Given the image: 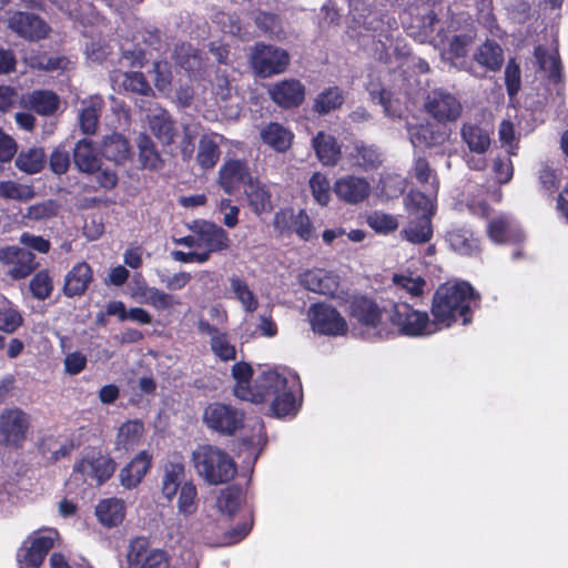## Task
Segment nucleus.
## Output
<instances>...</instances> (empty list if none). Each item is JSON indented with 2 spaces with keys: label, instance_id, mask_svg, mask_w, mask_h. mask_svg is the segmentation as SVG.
Listing matches in <instances>:
<instances>
[{
  "label": "nucleus",
  "instance_id": "nucleus-1",
  "mask_svg": "<svg viewBox=\"0 0 568 568\" xmlns=\"http://www.w3.org/2000/svg\"><path fill=\"white\" fill-rule=\"evenodd\" d=\"M475 298V290L467 282L440 284L432 298L430 313L436 331L452 327L457 322L463 325L473 320L470 304Z\"/></svg>",
  "mask_w": 568,
  "mask_h": 568
},
{
  "label": "nucleus",
  "instance_id": "nucleus-2",
  "mask_svg": "<svg viewBox=\"0 0 568 568\" xmlns=\"http://www.w3.org/2000/svg\"><path fill=\"white\" fill-rule=\"evenodd\" d=\"M192 462L196 474L209 485L226 484L237 473L233 458L225 450L209 444L200 445L192 453Z\"/></svg>",
  "mask_w": 568,
  "mask_h": 568
},
{
  "label": "nucleus",
  "instance_id": "nucleus-3",
  "mask_svg": "<svg viewBox=\"0 0 568 568\" xmlns=\"http://www.w3.org/2000/svg\"><path fill=\"white\" fill-rule=\"evenodd\" d=\"M404 296L399 295V301L393 303L388 311V322L399 336L420 337L436 332L433 320L427 312L417 311L408 303L402 301Z\"/></svg>",
  "mask_w": 568,
  "mask_h": 568
},
{
  "label": "nucleus",
  "instance_id": "nucleus-4",
  "mask_svg": "<svg viewBox=\"0 0 568 568\" xmlns=\"http://www.w3.org/2000/svg\"><path fill=\"white\" fill-rule=\"evenodd\" d=\"M116 464L112 457L92 448L74 463L71 480L100 487L113 476Z\"/></svg>",
  "mask_w": 568,
  "mask_h": 568
},
{
  "label": "nucleus",
  "instance_id": "nucleus-5",
  "mask_svg": "<svg viewBox=\"0 0 568 568\" xmlns=\"http://www.w3.org/2000/svg\"><path fill=\"white\" fill-rule=\"evenodd\" d=\"M248 62L256 77L266 79L286 72L291 55L283 48L257 42L251 49Z\"/></svg>",
  "mask_w": 568,
  "mask_h": 568
},
{
  "label": "nucleus",
  "instance_id": "nucleus-6",
  "mask_svg": "<svg viewBox=\"0 0 568 568\" xmlns=\"http://www.w3.org/2000/svg\"><path fill=\"white\" fill-rule=\"evenodd\" d=\"M310 323L314 333L325 336H344L348 325L342 314L324 303L312 304L308 310Z\"/></svg>",
  "mask_w": 568,
  "mask_h": 568
},
{
  "label": "nucleus",
  "instance_id": "nucleus-7",
  "mask_svg": "<svg viewBox=\"0 0 568 568\" xmlns=\"http://www.w3.org/2000/svg\"><path fill=\"white\" fill-rule=\"evenodd\" d=\"M203 419L209 428L223 435H234L244 426V414L223 403L210 404L204 409Z\"/></svg>",
  "mask_w": 568,
  "mask_h": 568
},
{
  "label": "nucleus",
  "instance_id": "nucleus-8",
  "mask_svg": "<svg viewBox=\"0 0 568 568\" xmlns=\"http://www.w3.org/2000/svg\"><path fill=\"white\" fill-rule=\"evenodd\" d=\"M54 546L51 534L33 532L17 549L16 560L19 568H39Z\"/></svg>",
  "mask_w": 568,
  "mask_h": 568
},
{
  "label": "nucleus",
  "instance_id": "nucleus-9",
  "mask_svg": "<svg viewBox=\"0 0 568 568\" xmlns=\"http://www.w3.org/2000/svg\"><path fill=\"white\" fill-rule=\"evenodd\" d=\"M272 102L283 110H293L300 108L306 95L305 85L295 78L276 81L267 89Z\"/></svg>",
  "mask_w": 568,
  "mask_h": 568
},
{
  "label": "nucleus",
  "instance_id": "nucleus-10",
  "mask_svg": "<svg viewBox=\"0 0 568 568\" xmlns=\"http://www.w3.org/2000/svg\"><path fill=\"white\" fill-rule=\"evenodd\" d=\"M254 179L245 160L229 159L219 170L217 182L226 194L232 195L242 186L251 184Z\"/></svg>",
  "mask_w": 568,
  "mask_h": 568
},
{
  "label": "nucleus",
  "instance_id": "nucleus-11",
  "mask_svg": "<svg viewBox=\"0 0 568 568\" xmlns=\"http://www.w3.org/2000/svg\"><path fill=\"white\" fill-rule=\"evenodd\" d=\"M29 427L28 416L20 408L4 410L0 416V435L6 445L21 447Z\"/></svg>",
  "mask_w": 568,
  "mask_h": 568
},
{
  "label": "nucleus",
  "instance_id": "nucleus-12",
  "mask_svg": "<svg viewBox=\"0 0 568 568\" xmlns=\"http://www.w3.org/2000/svg\"><path fill=\"white\" fill-rule=\"evenodd\" d=\"M425 108L434 119L443 123L457 120L462 113L458 99L443 90H434L428 94Z\"/></svg>",
  "mask_w": 568,
  "mask_h": 568
},
{
  "label": "nucleus",
  "instance_id": "nucleus-13",
  "mask_svg": "<svg viewBox=\"0 0 568 568\" xmlns=\"http://www.w3.org/2000/svg\"><path fill=\"white\" fill-rule=\"evenodd\" d=\"M189 229L197 236L201 246L204 245L209 252H221L230 247L227 232L213 222L195 220Z\"/></svg>",
  "mask_w": 568,
  "mask_h": 568
},
{
  "label": "nucleus",
  "instance_id": "nucleus-14",
  "mask_svg": "<svg viewBox=\"0 0 568 568\" xmlns=\"http://www.w3.org/2000/svg\"><path fill=\"white\" fill-rule=\"evenodd\" d=\"M271 409L276 417L296 415L302 404V385L297 376H291V383L273 395Z\"/></svg>",
  "mask_w": 568,
  "mask_h": 568
},
{
  "label": "nucleus",
  "instance_id": "nucleus-15",
  "mask_svg": "<svg viewBox=\"0 0 568 568\" xmlns=\"http://www.w3.org/2000/svg\"><path fill=\"white\" fill-rule=\"evenodd\" d=\"M333 191L338 200L354 205L364 202L369 196L371 184L365 178L346 175L334 182Z\"/></svg>",
  "mask_w": 568,
  "mask_h": 568
},
{
  "label": "nucleus",
  "instance_id": "nucleus-16",
  "mask_svg": "<svg viewBox=\"0 0 568 568\" xmlns=\"http://www.w3.org/2000/svg\"><path fill=\"white\" fill-rule=\"evenodd\" d=\"M290 383L291 377L288 378L277 371H264L254 379L252 398H248L247 402L255 404L264 403L281 389L285 388Z\"/></svg>",
  "mask_w": 568,
  "mask_h": 568
},
{
  "label": "nucleus",
  "instance_id": "nucleus-17",
  "mask_svg": "<svg viewBox=\"0 0 568 568\" xmlns=\"http://www.w3.org/2000/svg\"><path fill=\"white\" fill-rule=\"evenodd\" d=\"M9 28L21 38L30 41L44 39L50 31V27L44 20L27 12H16L9 19Z\"/></svg>",
  "mask_w": 568,
  "mask_h": 568
},
{
  "label": "nucleus",
  "instance_id": "nucleus-18",
  "mask_svg": "<svg viewBox=\"0 0 568 568\" xmlns=\"http://www.w3.org/2000/svg\"><path fill=\"white\" fill-rule=\"evenodd\" d=\"M497 203V192L483 190L476 194L468 204L469 211L487 223V234L493 242H497V217L494 205Z\"/></svg>",
  "mask_w": 568,
  "mask_h": 568
},
{
  "label": "nucleus",
  "instance_id": "nucleus-19",
  "mask_svg": "<svg viewBox=\"0 0 568 568\" xmlns=\"http://www.w3.org/2000/svg\"><path fill=\"white\" fill-rule=\"evenodd\" d=\"M0 260L12 265L9 273L16 280L26 278L38 267L36 255L23 247L8 246L2 248Z\"/></svg>",
  "mask_w": 568,
  "mask_h": 568
},
{
  "label": "nucleus",
  "instance_id": "nucleus-20",
  "mask_svg": "<svg viewBox=\"0 0 568 568\" xmlns=\"http://www.w3.org/2000/svg\"><path fill=\"white\" fill-rule=\"evenodd\" d=\"M197 329L211 336L210 347L217 359L225 363L236 359V347L231 343L227 332L219 329L205 320L199 321Z\"/></svg>",
  "mask_w": 568,
  "mask_h": 568
},
{
  "label": "nucleus",
  "instance_id": "nucleus-21",
  "mask_svg": "<svg viewBox=\"0 0 568 568\" xmlns=\"http://www.w3.org/2000/svg\"><path fill=\"white\" fill-rule=\"evenodd\" d=\"M347 159L352 168L363 172L375 171L383 163L382 153L378 148L362 140L353 142L347 153Z\"/></svg>",
  "mask_w": 568,
  "mask_h": 568
},
{
  "label": "nucleus",
  "instance_id": "nucleus-22",
  "mask_svg": "<svg viewBox=\"0 0 568 568\" xmlns=\"http://www.w3.org/2000/svg\"><path fill=\"white\" fill-rule=\"evenodd\" d=\"M349 316L362 326L376 328L382 322V310L375 300L366 295H355L349 301Z\"/></svg>",
  "mask_w": 568,
  "mask_h": 568
},
{
  "label": "nucleus",
  "instance_id": "nucleus-23",
  "mask_svg": "<svg viewBox=\"0 0 568 568\" xmlns=\"http://www.w3.org/2000/svg\"><path fill=\"white\" fill-rule=\"evenodd\" d=\"M152 460L153 456L149 452H140L120 470L121 485L126 489L135 488L150 470Z\"/></svg>",
  "mask_w": 568,
  "mask_h": 568
},
{
  "label": "nucleus",
  "instance_id": "nucleus-24",
  "mask_svg": "<svg viewBox=\"0 0 568 568\" xmlns=\"http://www.w3.org/2000/svg\"><path fill=\"white\" fill-rule=\"evenodd\" d=\"M312 146L317 160L325 166H335L342 159V145L334 135L324 131L313 136Z\"/></svg>",
  "mask_w": 568,
  "mask_h": 568
},
{
  "label": "nucleus",
  "instance_id": "nucleus-25",
  "mask_svg": "<svg viewBox=\"0 0 568 568\" xmlns=\"http://www.w3.org/2000/svg\"><path fill=\"white\" fill-rule=\"evenodd\" d=\"M93 281V271L87 262H80L67 273L63 293L68 297L82 296Z\"/></svg>",
  "mask_w": 568,
  "mask_h": 568
},
{
  "label": "nucleus",
  "instance_id": "nucleus-26",
  "mask_svg": "<svg viewBox=\"0 0 568 568\" xmlns=\"http://www.w3.org/2000/svg\"><path fill=\"white\" fill-rule=\"evenodd\" d=\"M174 60L190 78H200L205 69L201 51L189 43H181L175 47Z\"/></svg>",
  "mask_w": 568,
  "mask_h": 568
},
{
  "label": "nucleus",
  "instance_id": "nucleus-27",
  "mask_svg": "<svg viewBox=\"0 0 568 568\" xmlns=\"http://www.w3.org/2000/svg\"><path fill=\"white\" fill-rule=\"evenodd\" d=\"M73 163L83 173L93 174L100 171L101 160L92 141L88 139L78 141L73 149Z\"/></svg>",
  "mask_w": 568,
  "mask_h": 568
},
{
  "label": "nucleus",
  "instance_id": "nucleus-28",
  "mask_svg": "<svg viewBox=\"0 0 568 568\" xmlns=\"http://www.w3.org/2000/svg\"><path fill=\"white\" fill-rule=\"evenodd\" d=\"M261 140L276 152H286L293 142L294 134L291 130L277 122L265 124L260 131Z\"/></svg>",
  "mask_w": 568,
  "mask_h": 568
},
{
  "label": "nucleus",
  "instance_id": "nucleus-29",
  "mask_svg": "<svg viewBox=\"0 0 568 568\" xmlns=\"http://www.w3.org/2000/svg\"><path fill=\"white\" fill-rule=\"evenodd\" d=\"M95 516L104 527H116L125 517L124 501L119 498L102 499L95 507Z\"/></svg>",
  "mask_w": 568,
  "mask_h": 568
},
{
  "label": "nucleus",
  "instance_id": "nucleus-30",
  "mask_svg": "<svg viewBox=\"0 0 568 568\" xmlns=\"http://www.w3.org/2000/svg\"><path fill=\"white\" fill-rule=\"evenodd\" d=\"M102 155L115 164H124L132 158V150L128 139L120 133H112L104 138Z\"/></svg>",
  "mask_w": 568,
  "mask_h": 568
},
{
  "label": "nucleus",
  "instance_id": "nucleus-31",
  "mask_svg": "<svg viewBox=\"0 0 568 568\" xmlns=\"http://www.w3.org/2000/svg\"><path fill=\"white\" fill-rule=\"evenodd\" d=\"M26 63L33 70L53 72L58 70H65L69 64V59L65 55L54 54L51 55L43 50H32L24 57Z\"/></svg>",
  "mask_w": 568,
  "mask_h": 568
},
{
  "label": "nucleus",
  "instance_id": "nucleus-32",
  "mask_svg": "<svg viewBox=\"0 0 568 568\" xmlns=\"http://www.w3.org/2000/svg\"><path fill=\"white\" fill-rule=\"evenodd\" d=\"M145 432L141 419H129L118 429L115 436V448L125 452L132 450L140 443Z\"/></svg>",
  "mask_w": 568,
  "mask_h": 568
},
{
  "label": "nucleus",
  "instance_id": "nucleus-33",
  "mask_svg": "<svg viewBox=\"0 0 568 568\" xmlns=\"http://www.w3.org/2000/svg\"><path fill=\"white\" fill-rule=\"evenodd\" d=\"M27 103L39 115L50 116L59 109L60 98L51 90L39 89L28 94Z\"/></svg>",
  "mask_w": 568,
  "mask_h": 568
},
{
  "label": "nucleus",
  "instance_id": "nucleus-34",
  "mask_svg": "<svg viewBox=\"0 0 568 568\" xmlns=\"http://www.w3.org/2000/svg\"><path fill=\"white\" fill-rule=\"evenodd\" d=\"M136 145L142 169L150 171H160L163 169L164 160L158 151L155 143L148 134H139Z\"/></svg>",
  "mask_w": 568,
  "mask_h": 568
},
{
  "label": "nucleus",
  "instance_id": "nucleus-35",
  "mask_svg": "<svg viewBox=\"0 0 568 568\" xmlns=\"http://www.w3.org/2000/svg\"><path fill=\"white\" fill-rule=\"evenodd\" d=\"M345 102L343 90L337 87H328L321 91L313 101L312 111L320 115H326L341 109Z\"/></svg>",
  "mask_w": 568,
  "mask_h": 568
},
{
  "label": "nucleus",
  "instance_id": "nucleus-36",
  "mask_svg": "<svg viewBox=\"0 0 568 568\" xmlns=\"http://www.w3.org/2000/svg\"><path fill=\"white\" fill-rule=\"evenodd\" d=\"M151 132L163 145H170L174 142L176 135L175 122L165 110L160 111L149 118Z\"/></svg>",
  "mask_w": 568,
  "mask_h": 568
},
{
  "label": "nucleus",
  "instance_id": "nucleus-37",
  "mask_svg": "<svg viewBox=\"0 0 568 568\" xmlns=\"http://www.w3.org/2000/svg\"><path fill=\"white\" fill-rule=\"evenodd\" d=\"M185 475V466L181 460H169L164 465V474L162 477V493L169 500H172Z\"/></svg>",
  "mask_w": 568,
  "mask_h": 568
},
{
  "label": "nucleus",
  "instance_id": "nucleus-38",
  "mask_svg": "<svg viewBox=\"0 0 568 568\" xmlns=\"http://www.w3.org/2000/svg\"><path fill=\"white\" fill-rule=\"evenodd\" d=\"M452 250L460 255H471L479 250V241L470 230L464 227L453 229L446 234Z\"/></svg>",
  "mask_w": 568,
  "mask_h": 568
},
{
  "label": "nucleus",
  "instance_id": "nucleus-39",
  "mask_svg": "<svg viewBox=\"0 0 568 568\" xmlns=\"http://www.w3.org/2000/svg\"><path fill=\"white\" fill-rule=\"evenodd\" d=\"M245 194L248 205L255 214L261 215L273 210L271 192L265 185L261 184L257 179H254V181L246 186Z\"/></svg>",
  "mask_w": 568,
  "mask_h": 568
},
{
  "label": "nucleus",
  "instance_id": "nucleus-40",
  "mask_svg": "<svg viewBox=\"0 0 568 568\" xmlns=\"http://www.w3.org/2000/svg\"><path fill=\"white\" fill-rule=\"evenodd\" d=\"M215 139L216 134H203L200 138L196 162L204 171L213 169L220 160L221 149Z\"/></svg>",
  "mask_w": 568,
  "mask_h": 568
},
{
  "label": "nucleus",
  "instance_id": "nucleus-41",
  "mask_svg": "<svg viewBox=\"0 0 568 568\" xmlns=\"http://www.w3.org/2000/svg\"><path fill=\"white\" fill-rule=\"evenodd\" d=\"M534 54L537 60L539 70L549 71V81L554 84L561 83L564 80L562 63L558 52L549 54L545 48L538 45L535 48Z\"/></svg>",
  "mask_w": 568,
  "mask_h": 568
},
{
  "label": "nucleus",
  "instance_id": "nucleus-42",
  "mask_svg": "<svg viewBox=\"0 0 568 568\" xmlns=\"http://www.w3.org/2000/svg\"><path fill=\"white\" fill-rule=\"evenodd\" d=\"M254 371L251 364L246 362H237L231 368V375L236 381V385L234 387V395L242 399L247 400L252 398V385L251 381L253 377Z\"/></svg>",
  "mask_w": 568,
  "mask_h": 568
},
{
  "label": "nucleus",
  "instance_id": "nucleus-43",
  "mask_svg": "<svg viewBox=\"0 0 568 568\" xmlns=\"http://www.w3.org/2000/svg\"><path fill=\"white\" fill-rule=\"evenodd\" d=\"M349 13L353 20L366 30L377 31L384 23L383 18L377 12L369 9L371 4L367 2H348Z\"/></svg>",
  "mask_w": 568,
  "mask_h": 568
},
{
  "label": "nucleus",
  "instance_id": "nucleus-44",
  "mask_svg": "<svg viewBox=\"0 0 568 568\" xmlns=\"http://www.w3.org/2000/svg\"><path fill=\"white\" fill-rule=\"evenodd\" d=\"M47 163V155L43 148H31L21 151L16 159V166L28 174L41 172Z\"/></svg>",
  "mask_w": 568,
  "mask_h": 568
},
{
  "label": "nucleus",
  "instance_id": "nucleus-45",
  "mask_svg": "<svg viewBox=\"0 0 568 568\" xmlns=\"http://www.w3.org/2000/svg\"><path fill=\"white\" fill-rule=\"evenodd\" d=\"M405 239L413 244H424L433 237L432 217L424 215L409 221L404 229Z\"/></svg>",
  "mask_w": 568,
  "mask_h": 568
},
{
  "label": "nucleus",
  "instance_id": "nucleus-46",
  "mask_svg": "<svg viewBox=\"0 0 568 568\" xmlns=\"http://www.w3.org/2000/svg\"><path fill=\"white\" fill-rule=\"evenodd\" d=\"M462 138L469 150L476 153L485 152L490 145L488 132L477 124H464L462 128Z\"/></svg>",
  "mask_w": 568,
  "mask_h": 568
},
{
  "label": "nucleus",
  "instance_id": "nucleus-47",
  "mask_svg": "<svg viewBox=\"0 0 568 568\" xmlns=\"http://www.w3.org/2000/svg\"><path fill=\"white\" fill-rule=\"evenodd\" d=\"M144 302L156 311L171 310L181 304L174 295L166 293L158 287H145L142 292Z\"/></svg>",
  "mask_w": 568,
  "mask_h": 568
},
{
  "label": "nucleus",
  "instance_id": "nucleus-48",
  "mask_svg": "<svg viewBox=\"0 0 568 568\" xmlns=\"http://www.w3.org/2000/svg\"><path fill=\"white\" fill-rule=\"evenodd\" d=\"M393 283L398 291L405 292L412 301L422 297L426 286V280L422 276L413 277L404 274H395Z\"/></svg>",
  "mask_w": 568,
  "mask_h": 568
},
{
  "label": "nucleus",
  "instance_id": "nucleus-49",
  "mask_svg": "<svg viewBox=\"0 0 568 568\" xmlns=\"http://www.w3.org/2000/svg\"><path fill=\"white\" fill-rule=\"evenodd\" d=\"M242 503V489L236 485L227 486L222 489L216 504L221 513L229 515L232 517Z\"/></svg>",
  "mask_w": 568,
  "mask_h": 568
},
{
  "label": "nucleus",
  "instance_id": "nucleus-50",
  "mask_svg": "<svg viewBox=\"0 0 568 568\" xmlns=\"http://www.w3.org/2000/svg\"><path fill=\"white\" fill-rule=\"evenodd\" d=\"M329 280L322 270H307L300 276V282L306 290L318 294L332 293Z\"/></svg>",
  "mask_w": 568,
  "mask_h": 568
},
{
  "label": "nucleus",
  "instance_id": "nucleus-51",
  "mask_svg": "<svg viewBox=\"0 0 568 568\" xmlns=\"http://www.w3.org/2000/svg\"><path fill=\"white\" fill-rule=\"evenodd\" d=\"M308 185L315 202L321 206H326L331 201V191L333 190L327 176L321 172H314Z\"/></svg>",
  "mask_w": 568,
  "mask_h": 568
},
{
  "label": "nucleus",
  "instance_id": "nucleus-52",
  "mask_svg": "<svg viewBox=\"0 0 568 568\" xmlns=\"http://www.w3.org/2000/svg\"><path fill=\"white\" fill-rule=\"evenodd\" d=\"M255 24L265 34L281 39L285 36L283 22L280 16L270 12H258L255 17Z\"/></svg>",
  "mask_w": 568,
  "mask_h": 568
},
{
  "label": "nucleus",
  "instance_id": "nucleus-53",
  "mask_svg": "<svg viewBox=\"0 0 568 568\" xmlns=\"http://www.w3.org/2000/svg\"><path fill=\"white\" fill-rule=\"evenodd\" d=\"M499 244L513 243L516 245L513 252V258L517 260L523 256L521 243L525 240V234L519 229H511L508 226L506 220L499 216Z\"/></svg>",
  "mask_w": 568,
  "mask_h": 568
},
{
  "label": "nucleus",
  "instance_id": "nucleus-54",
  "mask_svg": "<svg viewBox=\"0 0 568 568\" xmlns=\"http://www.w3.org/2000/svg\"><path fill=\"white\" fill-rule=\"evenodd\" d=\"M32 296L37 300L44 301L49 298L53 291V281L47 270L37 272L29 283Z\"/></svg>",
  "mask_w": 568,
  "mask_h": 568
},
{
  "label": "nucleus",
  "instance_id": "nucleus-55",
  "mask_svg": "<svg viewBox=\"0 0 568 568\" xmlns=\"http://www.w3.org/2000/svg\"><path fill=\"white\" fill-rule=\"evenodd\" d=\"M196 498V486L192 481H185L180 488L178 498L179 513L184 516L194 514L197 509Z\"/></svg>",
  "mask_w": 568,
  "mask_h": 568
},
{
  "label": "nucleus",
  "instance_id": "nucleus-56",
  "mask_svg": "<svg viewBox=\"0 0 568 568\" xmlns=\"http://www.w3.org/2000/svg\"><path fill=\"white\" fill-rule=\"evenodd\" d=\"M231 287L235 294V297L242 303L246 312L252 313L257 308V298L242 278L233 276L231 278Z\"/></svg>",
  "mask_w": 568,
  "mask_h": 568
},
{
  "label": "nucleus",
  "instance_id": "nucleus-57",
  "mask_svg": "<svg viewBox=\"0 0 568 568\" xmlns=\"http://www.w3.org/2000/svg\"><path fill=\"white\" fill-rule=\"evenodd\" d=\"M33 196V191L14 181H0V197L4 200L28 201Z\"/></svg>",
  "mask_w": 568,
  "mask_h": 568
},
{
  "label": "nucleus",
  "instance_id": "nucleus-58",
  "mask_svg": "<svg viewBox=\"0 0 568 568\" xmlns=\"http://www.w3.org/2000/svg\"><path fill=\"white\" fill-rule=\"evenodd\" d=\"M505 85L510 100H514L521 88V70L515 58L505 68Z\"/></svg>",
  "mask_w": 568,
  "mask_h": 568
},
{
  "label": "nucleus",
  "instance_id": "nucleus-59",
  "mask_svg": "<svg viewBox=\"0 0 568 568\" xmlns=\"http://www.w3.org/2000/svg\"><path fill=\"white\" fill-rule=\"evenodd\" d=\"M70 152L64 144L57 145L49 156V168L57 175L65 174L70 169Z\"/></svg>",
  "mask_w": 568,
  "mask_h": 568
},
{
  "label": "nucleus",
  "instance_id": "nucleus-60",
  "mask_svg": "<svg viewBox=\"0 0 568 568\" xmlns=\"http://www.w3.org/2000/svg\"><path fill=\"white\" fill-rule=\"evenodd\" d=\"M407 200L412 211L420 214L419 216H433L435 210L433 199L424 192L412 190L407 195Z\"/></svg>",
  "mask_w": 568,
  "mask_h": 568
},
{
  "label": "nucleus",
  "instance_id": "nucleus-61",
  "mask_svg": "<svg viewBox=\"0 0 568 568\" xmlns=\"http://www.w3.org/2000/svg\"><path fill=\"white\" fill-rule=\"evenodd\" d=\"M23 324L21 313L12 306L0 307V331L12 334Z\"/></svg>",
  "mask_w": 568,
  "mask_h": 568
},
{
  "label": "nucleus",
  "instance_id": "nucleus-62",
  "mask_svg": "<svg viewBox=\"0 0 568 568\" xmlns=\"http://www.w3.org/2000/svg\"><path fill=\"white\" fill-rule=\"evenodd\" d=\"M499 141L501 146L508 148L509 156L518 154L519 139L516 136L514 124L508 120H503L499 123Z\"/></svg>",
  "mask_w": 568,
  "mask_h": 568
},
{
  "label": "nucleus",
  "instance_id": "nucleus-63",
  "mask_svg": "<svg viewBox=\"0 0 568 568\" xmlns=\"http://www.w3.org/2000/svg\"><path fill=\"white\" fill-rule=\"evenodd\" d=\"M540 191L547 195H554L560 187L558 172L549 165H544L538 173Z\"/></svg>",
  "mask_w": 568,
  "mask_h": 568
},
{
  "label": "nucleus",
  "instance_id": "nucleus-64",
  "mask_svg": "<svg viewBox=\"0 0 568 568\" xmlns=\"http://www.w3.org/2000/svg\"><path fill=\"white\" fill-rule=\"evenodd\" d=\"M368 225L377 233H389L398 227L395 216L382 212H374L367 217Z\"/></svg>",
  "mask_w": 568,
  "mask_h": 568
}]
</instances>
